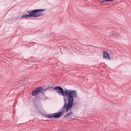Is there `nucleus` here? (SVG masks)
Wrapping results in <instances>:
<instances>
[{
  "label": "nucleus",
  "mask_w": 131,
  "mask_h": 131,
  "mask_svg": "<svg viewBox=\"0 0 131 131\" xmlns=\"http://www.w3.org/2000/svg\"><path fill=\"white\" fill-rule=\"evenodd\" d=\"M36 90H37L38 93H43V92L42 91V90H43V87L42 86H40L37 88Z\"/></svg>",
  "instance_id": "5"
},
{
  "label": "nucleus",
  "mask_w": 131,
  "mask_h": 131,
  "mask_svg": "<svg viewBox=\"0 0 131 131\" xmlns=\"http://www.w3.org/2000/svg\"><path fill=\"white\" fill-rule=\"evenodd\" d=\"M111 33L112 35H114L116 33V32L114 31H112Z\"/></svg>",
  "instance_id": "13"
},
{
  "label": "nucleus",
  "mask_w": 131,
  "mask_h": 131,
  "mask_svg": "<svg viewBox=\"0 0 131 131\" xmlns=\"http://www.w3.org/2000/svg\"><path fill=\"white\" fill-rule=\"evenodd\" d=\"M112 35L111 34V32H110V33H109V34H108V36L109 37H111Z\"/></svg>",
  "instance_id": "14"
},
{
  "label": "nucleus",
  "mask_w": 131,
  "mask_h": 131,
  "mask_svg": "<svg viewBox=\"0 0 131 131\" xmlns=\"http://www.w3.org/2000/svg\"><path fill=\"white\" fill-rule=\"evenodd\" d=\"M35 11L34 10H34H29L27 11V13H28L29 14H31L32 15V16H31L32 17V15L34 13V12Z\"/></svg>",
  "instance_id": "8"
},
{
  "label": "nucleus",
  "mask_w": 131,
  "mask_h": 131,
  "mask_svg": "<svg viewBox=\"0 0 131 131\" xmlns=\"http://www.w3.org/2000/svg\"><path fill=\"white\" fill-rule=\"evenodd\" d=\"M52 34H50V35L51 36L52 35Z\"/></svg>",
  "instance_id": "18"
},
{
  "label": "nucleus",
  "mask_w": 131,
  "mask_h": 131,
  "mask_svg": "<svg viewBox=\"0 0 131 131\" xmlns=\"http://www.w3.org/2000/svg\"><path fill=\"white\" fill-rule=\"evenodd\" d=\"M31 16H32V15L31 14H27L22 15L20 17H21V18H28L30 17H32Z\"/></svg>",
  "instance_id": "6"
},
{
  "label": "nucleus",
  "mask_w": 131,
  "mask_h": 131,
  "mask_svg": "<svg viewBox=\"0 0 131 131\" xmlns=\"http://www.w3.org/2000/svg\"><path fill=\"white\" fill-rule=\"evenodd\" d=\"M44 116L45 117L48 118H50V114H44Z\"/></svg>",
  "instance_id": "10"
},
{
  "label": "nucleus",
  "mask_w": 131,
  "mask_h": 131,
  "mask_svg": "<svg viewBox=\"0 0 131 131\" xmlns=\"http://www.w3.org/2000/svg\"><path fill=\"white\" fill-rule=\"evenodd\" d=\"M4 94H5V95H7V94H7L6 93V92H5L4 93Z\"/></svg>",
  "instance_id": "17"
},
{
  "label": "nucleus",
  "mask_w": 131,
  "mask_h": 131,
  "mask_svg": "<svg viewBox=\"0 0 131 131\" xmlns=\"http://www.w3.org/2000/svg\"><path fill=\"white\" fill-rule=\"evenodd\" d=\"M73 115V113L72 112H70L68 113L66 115H64L63 118H67L68 116H69L68 118L69 119H72V118L70 117V116H72Z\"/></svg>",
  "instance_id": "4"
},
{
  "label": "nucleus",
  "mask_w": 131,
  "mask_h": 131,
  "mask_svg": "<svg viewBox=\"0 0 131 131\" xmlns=\"http://www.w3.org/2000/svg\"><path fill=\"white\" fill-rule=\"evenodd\" d=\"M35 11V12L32 15V17L36 18L37 17H40L41 15H43L44 14L43 13H40L42 12L45 10L43 9H34Z\"/></svg>",
  "instance_id": "2"
},
{
  "label": "nucleus",
  "mask_w": 131,
  "mask_h": 131,
  "mask_svg": "<svg viewBox=\"0 0 131 131\" xmlns=\"http://www.w3.org/2000/svg\"><path fill=\"white\" fill-rule=\"evenodd\" d=\"M21 19V17L20 16H16L13 17L12 18V20H19Z\"/></svg>",
  "instance_id": "9"
},
{
  "label": "nucleus",
  "mask_w": 131,
  "mask_h": 131,
  "mask_svg": "<svg viewBox=\"0 0 131 131\" xmlns=\"http://www.w3.org/2000/svg\"><path fill=\"white\" fill-rule=\"evenodd\" d=\"M53 85H49L48 86V87H47L48 89H50L51 88H53V89L54 90V88L55 87H53V86H52Z\"/></svg>",
  "instance_id": "11"
},
{
  "label": "nucleus",
  "mask_w": 131,
  "mask_h": 131,
  "mask_svg": "<svg viewBox=\"0 0 131 131\" xmlns=\"http://www.w3.org/2000/svg\"><path fill=\"white\" fill-rule=\"evenodd\" d=\"M105 1H107L106 0H103L101 1V2H102V3L104 2H105Z\"/></svg>",
  "instance_id": "15"
},
{
  "label": "nucleus",
  "mask_w": 131,
  "mask_h": 131,
  "mask_svg": "<svg viewBox=\"0 0 131 131\" xmlns=\"http://www.w3.org/2000/svg\"><path fill=\"white\" fill-rule=\"evenodd\" d=\"M103 58L104 59L107 60L110 59V58L109 56V53L105 51H104L103 52Z\"/></svg>",
  "instance_id": "3"
},
{
  "label": "nucleus",
  "mask_w": 131,
  "mask_h": 131,
  "mask_svg": "<svg viewBox=\"0 0 131 131\" xmlns=\"http://www.w3.org/2000/svg\"><path fill=\"white\" fill-rule=\"evenodd\" d=\"M48 89L47 88H43V90H42V91L43 92V91H46Z\"/></svg>",
  "instance_id": "12"
},
{
  "label": "nucleus",
  "mask_w": 131,
  "mask_h": 131,
  "mask_svg": "<svg viewBox=\"0 0 131 131\" xmlns=\"http://www.w3.org/2000/svg\"><path fill=\"white\" fill-rule=\"evenodd\" d=\"M54 89L57 90L56 92L59 95L63 96V105L59 110L58 112H56L50 114V118H58L63 115L65 113L66 114L73 106L74 98L77 97V93L75 90L65 89L64 90L60 86L54 88Z\"/></svg>",
  "instance_id": "1"
},
{
  "label": "nucleus",
  "mask_w": 131,
  "mask_h": 131,
  "mask_svg": "<svg viewBox=\"0 0 131 131\" xmlns=\"http://www.w3.org/2000/svg\"><path fill=\"white\" fill-rule=\"evenodd\" d=\"M32 45V43H30V44H29V46H32V45Z\"/></svg>",
  "instance_id": "16"
},
{
  "label": "nucleus",
  "mask_w": 131,
  "mask_h": 131,
  "mask_svg": "<svg viewBox=\"0 0 131 131\" xmlns=\"http://www.w3.org/2000/svg\"><path fill=\"white\" fill-rule=\"evenodd\" d=\"M38 94V93L36 90L34 89L32 91L31 94L33 96H35Z\"/></svg>",
  "instance_id": "7"
}]
</instances>
